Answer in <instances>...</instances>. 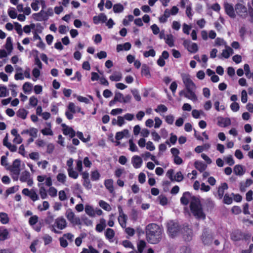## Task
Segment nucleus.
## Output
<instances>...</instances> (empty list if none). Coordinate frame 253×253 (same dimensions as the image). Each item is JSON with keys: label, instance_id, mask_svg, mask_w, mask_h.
<instances>
[{"label": "nucleus", "instance_id": "nucleus-44", "mask_svg": "<svg viewBox=\"0 0 253 253\" xmlns=\"http://www.w3.org/2000/svg\"><path fill=\"white\" fill-rule=\"evenodd\" d=\"M244 69L246 77L250 79L253 75V73L250 71V66L248 64H245L244 66Z\"/></svg>", "mask_w": 253, "mask_h": 253}, {"label": "nucleus", "instance_id": "nucleus-43", "mask_svg": "<svg viewBox=\"0 0 253 253\" xmlns=\"http://www.w3.org/2000/svg\"><path fill=\"white\" fill-rule=\"evenodd\" d=\"M146 246V243L144 240H140L137 244V250L139 253H142Z\"/></svg>", "mask_w": 253, "mask_h": 253}, {"label": "nucleus", "instance_id": "nucleus-3", "mask_svg": "<svg viewBox=\"0 0 253 253\" xmlns=\"http://www.w3.org/2000/svg\"><path fill=\"white\" fill-rule=\"evenodd\" d=\"M167 233L169 237L174 238L180 233L181 226L178 223L172 220L169 221L167 224Z\"/></svg>", "mask_w": 253, "mask_h": 253}, {"label": "nucleus", "instance_id": "nucleus-12", "mask_svg": "<svg viewBox=\"0 0 253 253\" xmlns=\"http://www.w3.org/2000/svg\"><path fill=\"white\" fill-rule=\"evenodd\" d=\"M34 19L37 21H47L48 20L47 12L41 10L39 12L33 15Z\"/></svg>", "mask_w": 253, "mask_h": 253}, {"label": "nucleus", "instance_id": "nucleus-18", "mask_svg": "<svg viewBox=\"0 0 253 253\" xmlns=\"http://www.w3.org/2000/svg\"><path fill=\"white\" fill-rule=\"evenodd\" d=\"M55 224L57 228L60 230L64 229L67 226L66 221L63 217H59L56 218Z\"/></svg>", "mask_w": 253, "mask_h": 253}, {"label": "nucleus", "instance_id": "nucleus-48", "mask_svg": "<svg viewBox=\"0 0 253 253\" xmlns=\"http://www.w3.org/2000/svg\"><path fill=\"white\" fill-rule=\"evenodd\" d=\"M54 221V216L51 214L50 212L48 211L47 212V216L45 219V222L46 224H50Z\"/></svg>", "mask_w": 253, "mask_h": 253}, {"label": "nucleus", "instance_id": "nucleus-1", "mask_svg": "<svg viewBox=\"0 0 253 253\" xmlns=\"http://www.w3.org/2000/svg\"><path fill=\"white\" fill-rule=\"evenodd\" d=\"M163 229L156 223L148 224L145 228L146 238L147 242L152 244H157L162 239Z\"/></svg>", "mask_w": 253, "mask_h": 253}, {"label": "nucleus", "instance_id": "nucleus-40", "mask_svg": "<svg viewBox=\"0 0 253 253\" xmlns=\"http://www.w3.org/2000/svg\"><path fill=\"white\" fill-rule=\"evenodd\" d=\"M165 40L166 43L169 47H172L174 46V40L173 38V36L171 34L167 35Z\"/></svg>", "mask_w": 253, "mask_h": 253}, {"label": "nucleus", "instance_id": "nucleus-26", "mask_svg": "<svg viewBox=\"0 0 253 253\" xmlns=\"http://www.w3.org/2000/svg\"><path fill=\"white\" fill-rule=\"evenodd\" d=\"M33 52H35L36 53L35 55H34V62L35 64L36 65L38 68L40 69H42V64L41 61H40V59L39 57L38 54L39 51L36 50H33Z\"/></svg>", "mask_w": 253, "mask_h": 253}, {"label": "nucleus", "instance_id": "nucleus-42", "mask_svg": "<svg viewBox=\"0 0 253 253\" xmlns=\"http://www.w3.org/2000/svg\"><path fill=\"white\" fill-rule=\"evenodd\" d=\"M124 7L121 3H117L113 5V11L115 13H120L124 10Z\"/></svg>", "mask_w": 253, "mask_h": 253}, {"label": "nucleus", "instance_id": "nucleus-38", "mask_svg": "<svg viewBox=\"0 0 253 253\" xmlns=\"http://www.w3.org/2000/svg\"><path fill=\"white\" fill-rule=\"evenodd\" d=\"M67 171L70 177L73 179H77L79 176V173L74 169H68Z\"/></svg>", "mask_w": 253, "mask_h": 253}, {"label": "nucleus", "instance_id": "nucleus-56", "mask_svg": "<svg viewBox=\"0 0 253 253\" xmlns=\"http://www.w3.org/2000/svg\"><path fill=\"white\" fill-rule=\"evenodd\" d=\"M39 193L40 194L41 197L42 199H44L47 197V192L46 189L44 187H41L40 188Z\"/></svg>", "mask_w": 253, "mask_h": 253}, {"label": "nucleus", "instance_id": "nucleus-59", "mask_svg": "<svg viewBox=\"0 0 253 253\" xmlns=\"http://www.w3.org/2000/svg\"><path fill=\"white\" fill-rule=\"evenodd\" d=\"M38 242H39L38 240H35L32 242V243L30 246V249L31 251L32 252H33V253H36L37 251L36 246L38 245Z\"/></svg>", "mask_w": 253, "mask_h": 253}, {"label": "nucleus", "instance_id": "nucleus-55", "mask_svg": "<svg viewBox=\"0 0 253 253\" xmlns=\"http://www.w3.org/2000/svg\"><path fill=\"white\" fill-rule=\"evenodd\" d=\"M38 221V217L37 215L32 216L29 220V223L30 225L33 226L36 224Z\"/></svg>", "mask_w": 253, "mask_h": 253}, {"label": "nucleus", "instance_id": "nucleus-19", "mask_svg": "<svg viewBox=\"0 0 253 253\" xmlns=\"http://www.w3.org/2000/svg\"><path fill=\"white\" fill-rule=\"evenodd\" d=\"M142 162L141 158L139 156L135 155L132 158V164L133 167L135 169L140 168Z\"/></svg>", "mask_w": 253, "mask_h": 253}, {"label": "nucleus", "instance_id": "nucleus-51", "mask_svg": "<svg viewBox=\"0 0 253 253\" xmlns=\"http://www.w3.org/2000/svg\"><path fill=\"white\" fill-rule=\"evenodd\" d=\"M167 110L168 108L165 105L163 104L159 105L157 106V108L155 109V111L157 113H159L160 112H166L167 111Z\"/></svg>", "mask_w": 253, "mask_h": 253}, {"label": "nucleus", "instance_id": "nucleus-36", "mask_svg": "<svg viewBox=\"0 0 253 253\" xmlns=\"http://www.w3.org/2000/svg\"><path fill=\"white\" fill-rule=\"evenodd\" d=\"M105 235L107 239L111 240L113 239L115 236V232L111 228H107L105 231Z\"/></svg>", "mask_w": 253, "mask_h": 253}, {"label": "nucleus", "instance_id": "nucleus-45", "mask_svg": "<svg viewBox=\"0 0 253 253\" xmlns=\"http://www.w3.org/2000/svg\"><path fill=\"white\" fill-rule=\"evenodd\" d=\"M223 203L225 204L230 205L233 202L232 198L230 197L228 194H225L223 197Z\"/></svg>", "mask_w": 253, "mask_h": 253}, {"label": "nucleus", "instance_id": "nucleus-27", "mask_svg": "<svg viewBox=\"0 0 253 253\" xmlns=\"http://www.w3.org/2000/svg\"><path fill=\"white\" fill-rule=\"evenodd\" d=\"M218 125L222 127H226L231 125V120L229 118H222L218 122Z\"/></svg>", "mask_w": 253, "mask_h": 253}, {"label": "nucleus", "instance_id": "nucleus-22", "mask_svg": "<svg viewBox=\"0 0 253 253\" xmlns=\"http://www.w3.org/2000/svg\"><path fill=\"white\" fill-rule=\"evenodd\" d=\"M106 227V220L103 218H101L100 219V223L96 225L95 230L98 232H101Z\"/></svg>", "mask_w": 253, "mask_h": 253}, {"label": "nucleus", "instance_id": "nucleus-13", "mask_svg": "<svg viewBox=\"0 0 253 253\" xmlns=\"http://www.w3.org/2000/svg\"><path fill=\"white\" fill-rule=\"evenodd\" d=\"M20 163L21 161L19 159H15L13 162L11 169V171L16 176V180L17 179L18 175L20 172Z\"/></svg>", "mask_w": 253, "mask_h": 253}, {"label": "nucleus", "instance_id": "nucleus-23", "mask_svg": "<svg viewBox=\"0 0 253 253\" xmlns=\"http://www.w3.org/2000/svg\"><path fill=\"white\" fill-rule=\"evenodd\" d=\"M233 171L236 175L239 176L244 175L245 172L243 166L241 165H235L233 169Z\"/></svg>", "mask_w": 253, "mask_h": 253}, {"label": "nucleus", "instance_id": "nucleus-29", "mask_svg": "<svg viewBox=\"0 0 253 253\" xmlns=\"http://www.w3.org/2000/svg\"><path fill=\"white\" fill-rule=\"evenodd\" d=\"M127 219V217L126 214H123L120 215L118 217V221L121 226L124 228L126 227V223Z\"/></svg>", "mask_w": 253, "mask_h": 253}, {"label": "nucleus", "instance_id": "nucleus-15", "mask_svg": "<svg viewBox=\"0 0 253 253\" xmlns=\"http://www.w3.org/2000/svg\"><path fill=\"white\" fill-rule=\"evenodd\" d=\"M182 80L185 85L186 90L188 89H193L195 87V84L191 80L189 75H184L182 76Z\"/></svg>", "mask_w": 253, "mask_h": 253}, {"label": "nucleus", "instance_id": "nucleus-24", "mask_svg": "<svg viewBox=\"0 0 253 253\" xmlns=\"http://www.w3.org/2000/svg\"><path fill=\"white\" fill-rule=\"evenodd\" d=\"M104 185L106 189L110 193H112L114 191L113 186V180L112 179H106L104 181Z\"/></svg>", "mask_w": 253, "mask_h": 253}, {"label": "nucleus", "instance_id": "nucleus-49", "mask_svg": "<svg viewBox=\"0 0 253 253\" xmlns=\"http://www.w3.org/2000/svg\"><path fill=\"white\" fill-rule=\"evenodd\" d=\"M129 150L131 152H136L138 151V148L136 145L134 143L133 140L130 139L129 140Z\"/></svg>", "mask_w": 253, "mask_h": 253}, {"label": "nucleus", "instance_id": "nucleus-10", "mask_svg": "<svg viewBox=\"0 0 253 253\" xmlns=\"http://www.w3.org/2000/svg\"><path fill=\"white\" fill-rule=\"evenodd\" d=\"M22 193L30 198V199L34 202L36 201L39 199L38 195L33 189L29 190L28 188H24L22 191Z\"/></svg>", "mask_w": 253, "mask_h": 253}, {"label": "nucleus", "instance_id": "nucleus-41", "mask_svg": "<svg viewBox=\"0 0 253 253\" xmlns=\"http://www.w3.org/2000/svg\"><path fill=\"white\" fill-rule=\"evenodd\" d=\"M32 84L29 82H26L23 85V90L24 93H29L32 90Z\"/></svg>", "mask_w": 253, "mask_h": 253}, {"label": "nucleus", "instance_id": "nucleus-25", "mask_svg": "<svg viewBox=\"0 0 253 253\" xmlns=\"http://www.w3.org/2000/svg\"><path fill=\"white\" fill-rule=\"evenodd\" d=\"M195 168L201 172H203L207 168V165L203 162L196 161L194 163Z\"/></svg>", "mask_w": 253, "mask_h": 253}, {"label": "nucleus", "instance_id": "nucleus-54", "mask_svg": "<svg viewBox=\"0 0 253 253\" xmlns=\"http://www.w3.org/2000/svg\"><path fill=\"white\" fill-rule=\"evenodd\" d=\"M15 29L16 31L17 34L19 36H21L23 34V30L22 29L21 25L18 22H14Z\"/></svg>", "mask_w": 253, "mask_h": 253}, {"label": "nucleus", "instance_id": "nucleus-60", "mask_svg": "<svg viewBox=\"0 0 253 253\" xmlns=\"http://www.w3.org/2000/svg\"><path fill=\"white\" fill-rule=\"evenodd\" d=\"M38 102V99L35 96H31L29 99V104L33 107L36 106Z\"/></svg>", "mask_w": 253, "mask_h": 253}, {"label": "nucleus", "instance_id": "nucleus-33", "mask_svg": "<svg viewBox=\"0 0 253 253\" xmlns=\"http://www.w3.org/2000/svg\"><path fill=\"white\" fill-rule=\"evenodd\" d=\"M0 221L3 224H6L9 221V218L6 213L0 212Z\"/></svg>", "mask_w": 253, "mask_h": 253}, {"label": "nucleus", "instance_id": "nucleus-21", "mask_svg": "<svg viewBox=\"0 0 253 253\" xmlns=\"http://www.w3.org/2000/svg\"><path fill=\"white\" fill-rule=\"evenodd\" d=\"M214 203L211 198H208L205 202L204 207L207 211H211L214 207Z\"/></svg>", "mask_w": 253, "mask_h": 253}, {"label": "nucleus", "instance_id": "nucleus-37", "mask_svg": "<svg viewBox=\"0 0 253 253\" xmlns=\"http://www.w3.org/2000/svg\"><path fill=\"white\" fill-rule=\"evenodd\" d=\"M99 206L104 210L109 211L111 210V207L107 202L100 200L99 202Z\"/></svg>", "mask_w": 253, "mask_h": 253}, {"label": "nucleus", "instance_id": "nucleus-32", "mask_svg": "<svg viewBox=\"0 0 253 253\" xmlns=\"http://www.w3.org/2000/svg\"><path fill=\"white\" fill-rule=\"evenodd\" d=\"M5 48L7 50L8 53L10 54L13 50V44L11 37H8L6 39Z\"/></svg>", "mask_w": 253, "mask_h": 253}, {"label": "nucleus", "instance_id": "nucleus-35", "mask_svg": "<svg viewBox=\"0 0 253 253\" xmlns=\"http://www.w3.org/2000/svg\"><path fill=\"white\" fill-rule=\"evenodd\" d=\"M85 213L90 217L95 216V211L92 207L89 205H86L85 207Z\"/></svg>", "mask_w": 253, "mask_h": 253}, {"label": "nucleus", "instance_id": "nucleus-16", "mask_svg": "<svg viewBox=\"0 0 253 253\" xmlns=\"http://www.w3.org/2000/svg\"><path fill=\"white\" fill-rule=\"evenodd\" d=\"M61 126L63 127V133L64 135H69L71 138H73L76 135V132L73 128L71 127H68L65 124H62Z\"/></svg>", "mask_w": 253, "mask_h": 253}, {"label": "nucleus", "instance_id": "nucleus-9", "mask_svg": "<svg viewBox=\"0 0 253 253\" xmlns=\"http://www.w3.org/2000/svg\"><path fill=\"white\" fill-rule=\"evenodd\" d=\"M183 45L187 50L191 53H196L198 50V46L197 43H192L190 40L184 41Z\"/></svg>", "mask_w": 253, "mask_h": 253}, {"label": "nucleus", "instance_id": "nucleus-4", "mask_svg": "<svg viewBox=\"0 0 253 253\" xmlns=\"http://www.w3.org/2000/svg\"><path fill=\"white\" fill-rule=\"evenodd\" d=\"M251 238L250 233H244L240 230H235L232 232L230 239L233 242H238L242 240L249 241Z\"/></svg>", "mask_w": 253, "mask_h": 253}, {"label": "nucleus", "instance_id": "nucleus-14", "mask_svg": "<svg viewBox=\"0 0 253 253\" xmlns=\"http://www.w3.org/2000/svg\"><path fill=\"white\" fill-rule=\"evenodd\" d=\"M228 189V185L227 183L223 182L221 183L220 185L217 188V197L218 199L221 200L224 196L225 190Z\"/></svg>", "mask_w": 253, "mask_h": 253}, {"label": "nucleus", "instance_id": "nucleus-8", "mask_svg": "<svg viewBox=\"0 0 253 253\" xmlns=\"http://www.w3.org/2000/svg\"><path fill=\"white\" fill-rule=\"evenodd\" d=\"M235 10L236 13L243 18H245L248 15L247 7L241 3H237L235 6Z\"/></svg>", "mask_w": 253, "mask_h": 253}, {"label": "nucleus", "instance_id": "nucleus-34", "mask_svg": "<svg viewBox=\"0 0 253 253\" xmlns=\"http://www.w3.org/2000/svg\"><path fill=\"white\" fill-rule=\"evenodd\" d=\"M16 114L17 117L24 120L27 117L28 112L24 108L19 109Z\"/></svg>", "mask_w": 253, "mask_h": 253}, {"label": "nucleus", "instance_id": "nucleus-39", "mask_svg": "<svg viewBox=\"0 0 253 253\" xmlns=\"http://www.w3.org/2000/svg\"><path fill=\"white\" fill-rule=\"evenodd\" d=\"M29 178H30V172L28 171H24L22 173L20 177V180L22 182H26Z\"/></svg>", "mask_w": 253, "mask_h": 253}, {"label": "nucleus", "instance_id": "nucleus-2", "mask_svg": "<svg viewBox=\"0 0 253 253\" xmlns=\"http://www.w3.org/2000/svg\"><path fill=\"white\" fill-rule=\"evenodd\" d=\"M189 208L193 215L197 219H206V215L204 211L200 199L195 196L191 197Z\"/></svg>", "mask_w": 253, "mask_h": 253}, {"label": "nucleus", "instance_id": "nucleus-62", "mask_svg": "<svg viewBox=\"0 0 253 253\" xmlns=\"http://www.w3.org/2000/svg\"><path fill=\"white\" fill-rule=\"evenodd\" d=\"M76 169L79 172H82L83 170V161L82 160H76Z\"/></svg>", "mask_w": 253, "mask_h": 253}, {"label": "nucleus", "instance_id": "nucleus-47", "mask_svg": "<svg viewBox=\"0 0 253 253\" xmlns=\"http://www.w3.org/2000/svg\"><path fill=\"white\" fill-rule=\"evenodd\" d=\"M100 177V174L97 170L91 171V179L92 181L98 180Z\"/></svg>", "mask_w": 253, "mask_h": 253}, {"label": "nucleus", "instance_id": "nucleus-61", "mask_svg": "<svg viewBox=\"0 0 253 253\" xmlns=\"http://www.w3.org/2000/svg\"><path fill=\"white\" fill-rule=\"evenodd\" d=\"M123 95L122 93L118 92H116L114 96V101L116 102H122Z\"/></svg>", "mask_w": 253, "mask_h": 253}, {"label": "nucleus", "instance_id": "nucleus-58", "mask_svg": "<svg viewBox=\"0 0 253 253\" xmlns=\"http://www.w3.org/2000/svg\"><path fill=\"white\" fill-rule=\"evenodd\" d=\"M174 180L177 182H180L183 179V176L181 171H178L176 173L174 177H173Z\"/></svg>", "mask_w": 253, "mask_h": 253}, {"label": "nucleus", "instance_id": "nucleus-20", "mask_svg": "<svg viewBox=\"0 0 253 253\" xmlns=\"http://www.w3.org/2000/svg\"><path fill=\"white\" fill-rule=\"evenodd\" d=\"M141 73L142 76H145L148 79L151 78L150 68L147 64H144L142 65Z\"/></svg>", "mask_w": 253, "mask_h": 253}, {"label": "nucleus", "instance_id": "nucleus-11", "mask_svg": "<svg viewBox=\"0 0 253 253\" xmlns=\"http://www.w3.org/2000/svg\"><path fill=\"white\" fill-rule=\"evenodd\" d=\"M223 6L225 13L230 18H235L236 17V14L235 13V10L232 4L226 2L224 3Z\"/></svg>", "mask_w": 253, "mask_h": 253}, {"label": "nucleus", "instance_id": "nucleus-52", "mask_svg": "<svg viewBox=\"0 0 253 253\" xmlns=\"http://www.w3.org/2000/svg\"><path fill=\"white\" fill-rule=\"evenodd\" d=\"M8 95V91L6 86L0 85V97H5Z\"/></svg>", "mask_w": 253, "mask_h": 253}, {"label": "nucleus", "instance_id": "nucleus-6", "mask_svg": "<svg viewBox=\"0 0 253 253\" xmlns=\"http://www.w3.org/2000/svg\"><path fill=\"white\" fill-rule=\"evenodd\" d=\"M180 232L184 241L189 242L192 239L193 233L191 228L188 225H183Z\"/></svg>", "mask_w": 253, "mask_h": 253}, {"label": "nucleus", "instance_id": "nucleus-64", "mask_svg": "<svg viewBox=\"0 0 253 253\" xmlns=\"http://www.w3.org/2000/svg\"><path fill=\"white\" fill-rule=\"evenodd\" d=\"M57 191L54 187H50L48 190V194L52 197L57 196Z\"/></svg>", "mask_w": 253, "mask_h": 253}, {"label": "nucleus", "instance_id": "nucleus-17", "mask_svg": "<svg viewBox=\"0 0 253 253\" xmlns=\"http://www.w3.org/2000/svg\"><path fill=\"white\" fill-rule=\"evenodd\" d=\"M193 196L191 195V194L186 191L183 193L182 197L180 198V203L184 206H187L189 203V199H191V197Z\"/></svg>", "mask_w": 253, "mask_h": 253}, {"label": "nucleus", "instance_id": "nucleus-28", "mask_svg": "<svg viewBox=\"0 0 253 253\" xmlns=\"http://www.w3.org/2000/svg\"><path fill=\"white\" fill-rule=\"evenodd\" d=\"M9 232L6 228H0V241H4L8 238Z\"/></svg>", "mask_w": 253, "mask_h": 253}, {"label": "nucleus", "instance_id": "nucleus-5", "mask_svg": "<svg viewBox=\"0 0 253 253\" xmlns=\"http://www.w3.org/2000/svg\"><path fill=\"white\" fill-rule=\"evenodd\" d=\"M66 217L68 220L74 225H81V219L79 217H76L74 212L70 209L66 211L65 213Z\"/></svg>", "mask_w": 253, "mask_h": 253}, {"label": "nucleus", "instance_id": "nucleus-30", "mask_svg": "<svg viewBox=\"0 0 253 253\" xmlns=\"http://www.w3.org/2000/svg\"><path fill=\"white\" fill-rule=\"evenodd\" d=\"M193 89H187V93H184V96L189 99L192 100H197V97L194 92L192 90Z\"/></svg>", "mask_w": 253, "mask_h": 253}, {"label": "nucleus", "instance_id": "nucleus-53", "mask_svg": "<svg viewBox=\"0 0 253 253\" xmlns=\"http://www.w3.org/2000/svg\"><path fill=\"white\" fill-rule=\"evenodd\" d=\"M155 55L156 52L153 49H151L148 51H146L143 53V55L145 57H148L149 56L154 57Z\"/></svg>", "mask_w": 253, "mask_h": 253}, {"label": "nucleus", "instance_id": "nucleus-46", "mask_svg": "<svg viewBox=\"0 0 253 253\" xmlns=\"http://www.w3.org/2000/svg\"><path fill=\"white\" fill-rule=\"evenodd\" d=\"M44 245L50 244L52 242V238L48 234H45L42 237Z\"/></svg>", "mask_w": 253, "mask_h": 253}, {"label": "nucleus", "instance_id": "nucleus-31", "mask_svg": "<svg viewBox=\"0 0 253 253\" xmlns=\"http://www.w3.org/2000/svg\"><path fill=\"white\" fill-rule=\"evenodd\" d=\"M233 53V50L229 46L226 47L225 49L223 50L221 55L226 59L228 58L230 55Z\"/></svg>", "mask_w": 253, "mask_h": 253}, {"label": "nucleus", "instance_id": "nucleus-7", "mask_svg": "<svg viewBox=\"0 0 253 253\" xmlns=\"http://www.w3.org/2000/svg\"><path fill=\"white\" fill-rule=\"evenodd\" d=\"M201 240L205 245H209L211 244L213 240V236L209 232V230L205 228L201 235Z\"/></svg>", "mask_w": 253, "mask_h": 253}, {"label": "nucleus", "instance_id": "nucleus-57", "mask_svg": "<svg viewBox=\"0 0 253 253\" xmlns=\"http://www.w3.org/2000/svg\"><path fill=\"white\" fill-rule=\"evenodd\" d=\"M35 27L34 24H31L30 25H25L23 28V30L25 33L29 34L30 33L32 29H34Z\"/></svg>", "mask_w": 253, "mask_h": 253}, {"label": "nucleus", "instance_id": "nucleus-63", "mask_svg": "<svg viewBox=\"0 0 253 253\" xmlns=\"http://www.w3.org/2000/svg\"><path fill=\"white\" fill-rule=\"evenodd\" d=\"M8 14L9 16L12 19H15L17 16V13L14 8L9 9L8 10Z\"/></svg>", "mask_w": 253, "mask_h": 253}, {"label": "nucleus", "instance_id": "nucleus-50", "mask_svg": "<svg viewBox=\"0 0 253 253\" xmlns=\"http://www.w3.org/2000/svg\"><path fill=\"white\" fill-rule=\"evenodd\" d=\"M77 136L81 140H82L84 142H86L90 140L89 136H88L87 138H85L84 137L83 132L81 131H78L77 132Z\"/></svg>", "mask_w": 253, "mask_h": 253}]
</instances>
